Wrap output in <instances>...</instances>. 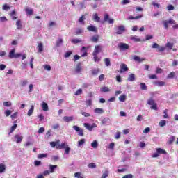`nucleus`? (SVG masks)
I'll use <instances>...</instances> for the list:
<instances>
[{
  "label": "nucleus",
  "instance_id": "obj_43",
  "mask_svg": "<svg viewBox=\"0 0 178 178\" xmlns=\"http://www.w3.org/2000/svg\"><path fill=\"white\" fill-rule=\"evenodd\" d=\"M106 66H111V60L108 58L104 59Z\"/></svg>",
  "mask_w": 178,
  "mask_h": 178
},
{
  "label": "nucleus",
  "instance_id": "obj_8",
  "mask_svg": "<svg viewBox=\"0 0 178 178\" xmlns=\"http://www.w3.org/2000/svg\"><path fill=\"white\" fill-rule=\"evenodd\" d=\"M118 48L121 51H126V49H129V44L126 43H120L118 44Z\"/></svg>",
  "mask_w": 178,
  "mask_h": 178
},
{
  "label": "nucleus",
  "instance_id": "obj_6",
  "mask_svg": "<svg viewBox=\"0 0 178 178\" xmlns=\"http://www.w3.org/2000/svg\"><path fill=\"white\" fill-rule=\"evenodd\" d=\"M104 22H108L109 24H113V23H115V19L109 18V15L108 14L104 15Z\"/></svg>",
  "mask_w": 178,
  "mask_h": 178
},
{
  "label": "nucleus",
  "instance_id": "obj_50",
  "mask_svg": "<svg viewBox=\"0 0 178 178\" xmlns=\"http://www.w3.org/2000/svg\"><path fill=\"white\" fill-rule=\"evenodd\" d=\"M85 143H86V139H81L78 142V147H81V145H83V144H85Z\"/></svg>",
  "mask_w": 178,
  "mask_h": 178
},
{
  "label": "nucleus",
  "instance_id": "obj_1",
  "mask_svg": "<svg viewBox=\"0 0 178 178\" xmlns=\"http://www.w3.org/2000/svg\"><path fill=\"white\" fill-rule=\"evenodd\" d=\"M115 31V34L120 35V34H123L124 31H126V27L124 25H120L114 29Z\"/></svg>",
  "mask_w": 178,
  "mask_h": 178
},
{
  "label": "nucleus",
  "instance_id": "obj_14",
  "mask_svg": "<svg viewBox=\"0 0 178 178\" xmlns=\"http://www.w3.org/2000/svg\"><path fill=\"white\" fill-rule=\"evenodd\" d=\"M42 111H44L45 112H48L49 111V108H48V104L43 102L41 105Z\"/></svg>",
  "mask_w": 178,
  "mask_h": 178
},
{
  "label": "nucleus",
  "instance_id": "obj_45",
  "mask_svg": "<svg viewBox=\"0 0 178 178\" xmlns=\"http://www.w3.org/2000/svg\"><path fill=\"white\" fill-rule=\"evenodd\" d=\"M109 120H111L108 118H105L102 120V124H106V123L109 122Z\"/></svg>",
  "mask_w": 178,
  "mask_h": 178
},
{
  "label": "nucleus",
  "instance_id": "obj_11",
  "mask_svg": "<svg viewBox=\"0 0 178 178\" xmlns=\"http://www.w3.org/2000/svg\"><path fill=\"white\" fill-rule=\"evenodd\" d=\"M63 120H64V122H66L67 123H69V122H73V120H74V116H64L63 118Z\"/></svg>",
  "mask_w": 178,
  "mask_h": 178
},
{
  "label": "nucleus",
  "instance_id": "obj_39",
  "mask_svg": "<svg viewBox=\"0 0 178 178\" xmlns=\"http://www.w3.org/2000/svg\"><path fill=\"white\" fill-rule=\"evenodd\" d=\"M88 168H90V169H95L97 168V164L95 163H90L88 165Z\"/></svg>",
  "mask_w": 178,
  "mask_h": 178
},
{
  "label": "nucleus",
  "instance_id": "obj_46",
  "mask_svg": "<svg viewBox=\"0 0 178 178\" xmlns=\"http://www.w3.org/2000/svg\"><path fill=\"white\" fill-rule=\"evenodd\" d=\"M3 106H6V107L12 106V102H4L3 103Z\"/></svg>",
  "mask_w": 178,
  "mask_h": 178
},
{
  "label": "nucleus",
  "instance_id": "obj_47",
  "mask_svg": "<svg viewBox=\"0 0 178 178\" xmlns=\"http://www.w3.org/2000/svg\"><path fill=\"white\" fill-rule=\"evenodd\" d=\"M108 148V149H111L112 151H113V149H115V143H110Z\"/></svg>",
  "mask_w": 178,
  "mask_h": 178
},
{
  "label": "nucleus",
  "instance_id": "obj_25",
  "mask_svg": "<svg viewBox=\"0 0 178 178\" xmlns=\"http://www.w3.org/2000/svg\"><path fill=\"white\" fill-rule=\"evenodd\" d=\"M140 90H142V91H147V90H148V88L147 87V85H145V83H140Z\"/></svg>",
  "mask_w": 178,
  "mask_h": 178
},
{
  "label": "nucleus",
  "instance_id": "obj_53",
  "mask_svg": "<svg viewBox=\"0 0 178 178\" xmlns=\"http://www.w3.org/2000/svg\"><path fill=\"white\" fill-rule=\"evenodd\" d=\"M84 31L80 28L77 29H76V35H80V34H81V33H83Z\"/></svg>",
  "mask_w": 178,
  "mask_h": 178
},
{
  "label": "nucleus",
  "instance_id": "obj_9",
  "mask_svg": "<svg viewBox=\"0 0 178 178\" xmlns=\"http://www.w3.org/2000/svg\"><path fill=\"white\" fill-rule=\"evenodd\" d=\"M120 67L119 73H124V72H127L129 70V67H127L126 64H121Z\"/></svg>",
  "mask_w": 178,
  "mask_h": 178
},
{
  "label": "nucleus",
  "instance_id": "obj_54",
  "mask_svg": "<svg viewBox=\"0 0 178 178\" xmlns=\"http://www.w3.org/2000/svg\"><path fill=\"white\" fill-rule=\"evenodd\" d=\"M33 88H34V86L32 84V83H31V84H29V93L30 94V92H33Z\"/></svg>",
  "mask_w": 178,
  "mask_h": 178
},
{
  "label": "nucleus",
  "instance_id": "obj_20",
  "mask_svg": "<svg viewBox=\"0 0 178 178\" xmlns=\"http://www.w3.org/2000/svg\"><path fill=\"white\" fill-rule=\"evenodd\" d=\"M111 91V89L108 88V86H104L100 88L101 92H109Z\"/></svg>",
  "mask_w": 178,
  "mask_h": 178
},
{
  "label": "nucleus",
  "instance_id": "obj_23",
  "mask_svg": "<svg viewBox=\"0 0 178 178\" xmlns=\"http://www.w3.org/2000/svg\"><path fill=\"white\" fill-rule=\"evenodd\" d=\"M75 72L76 73H80V72H81V63H79L76 65Z\"/></svg>",
  "mask_w": 178,
  "mask_h": 178
},
{
  "label": "nucleus",
  "instance_id": "obj_58",
  "mask_svg": "<svg viewBox=\"0 0 178 178\" xmlns=\"http://www.w3.org/2000/svg\"><path fill=\"white\" fill-rule=\"evenodd\" d=\"M165 47H167V48H170V49H172L173 48V44L170 42H167Z\"/></svg>",
  "mask_w": 178,
  "mask_h": 178
},
{
  "label": "nucleus",
  "instance_id": "obj_56",
  "mask_svg": "<svg viewBox=\"0 0 178 178\" xmlns=\"http://www.w3.org/2000/svg\"><path fill=\"white\" fill-rule=\"evenodd\" d=\"M81 94H83V90L79 89L78 90H76L74 95H81Z\"/></svg>",
  "mask_w": 178,
  "mask_h": 178
},
{
  "label": "nucleus",
  "instance_id": "obj_41",
  "mask_svg": "<svg viewBox=\"0 0 178 178\" xmlns=\"http://www.w3.org/2000/svg\"><path fill=\"white\" fill-rule=\"evenodd\" d=\"M91 147L92 148H98V142L97 140L93 141V143H91Z\"/></svg>",
  "mask_w": 178,
  "mask_h": 178
},
{
  "label": "nucleus",
  "instance_id": "obj_63",
  "mask_svg": "<svg viewBox=\"0 0 178 178\" xmlns=\"http://www.w3.org/2000/svg\"><path fill=\"white\" fill-rule=\"evenodd\" d=\"M74 176L76 177V178H83V177L81 176V173L80 172H76L74 174Z\"/></svg>",
  "mask_w": 178,
  "mask_h": 178
},
{
  "label": "nucleus",
  "instance_id": "obj_52",
  "mask_svg": "<svg viewBox=\"0 0 178 178\" xmlns=\"http://www.w3.org/2000/svg\"><path fill=\"white\" fill-rule=\"evenodd\" d=\"M150 108L153 109L154 111H158V106L156 103H154V104H152Z\"/></svg>",
  "mask_w": 178,
  "mask_h": 178
},
{
  "label": "nucleus",
  "instance_id": "obj_34",
  "mask_svg": "<svg viewBox=\"0 0 178 178\" xmlns=\"http://www.w3.org/2000/svg\"><path fill=\"white\" fill-rule=\"evenodd\" d=\"M118 99L120 102H124L126 101V95H121Z\"/></svg>",
  "mask_w": 178,
  "mask_h": 178
},
{
  "label": "nucleus",
  "instance_id": "obj_55",
  "mask_svg": "<svg viewBox=\"0 0 178 178\" xmlns=\"http://www.w3.org/2000/svg\"><path fill=\"white\" fill-rule=\"evenodd\" d=\"M43 67L45 70H47V72H51V67L49 65H44Z\"/></svg>",
  "mask_w": 178,
  "mask_h": 178
},
{
  "label": "nucleus",
  "instance_id": "obj_21",
  "mask_svg": "<svg viewBox=\"0 0 178 178\" xmlns=\"http://www.w3.org/2000/svg\"><path fill=\"white\" fill-rule=\"evenodd\" d=\"M16 26L17 30H22L23 26L22 25V21L20 19H18L16 22Z\"/></svg>",
  "mask_w": 178,
  "mask_h": 178
},
{
  "label": "nucleus",
  "instance_id": "obj_27",
  "mask_svg": "<svg viewBox=\"0 0 178 178\" xmlns=\"http://www.w3.org/2000/svg\"><path fill=\"white\" fill-rule=\"evenodd\" d=\"M130 39L134 42H140V41H141V40L137 38V36H131Z\"/></svg>",
  "mask_w": 178,
  "mask_h": 178
},
{
  "label": "nucleus",
  "instance_id": "obj_59",
  "mask_svg": "<svg viewBox=\"0 0 178 178\" xmlns=\"http://www.w3.org/2000/svg\"><path fill=\"white\" fill-rule=\"evenodd\" d=\"M149 131H151V129L149 127H147L143 130L144 134H147Z\"/></svg>",
  "mask_w": 178,
  "mask_h": 178
},
{
  "label": "nucleus",
  "instance_id": "obj_49",
  "mask_svg": "<svg viewBox=\"0 0 178 178\" xmlns=\"http://www.w3.org/2000/svg\"><path fill=\"white\" fill-rule=\"evenodd\" d=\"M65 149V154L66 155H69L70 154V147L69 146H67Z\"/></svg>",
  "mask_w": 178,
  "mask_h": 178
},
{
  "label": "nucleus",
  "instance_id": "obj_38",
  "mask_svg": "<svg viewBox=\"0 0 178 178\" xmlns=\"http://www.w3.org/2000/svg\"><path fill=\"white\" fill-rule=\"evenodd\" d=\"M141 17H143L142 15L136 16V17H133V16L131 15L129 17V20H137V19H141Z\"/></svg>",
  "mask_w": 178,
  "mask_h": 178
},
{
  "label": "nucleus",
  "instance_id": "obj_31",
  "mask_svg": "<svg viewBox=\"0 0 178 178\" xmlns=\"http://www.w3.org/2000/svg\"><path fill=\"white\" fill-rule=\"evenodd\" d=\"M28 83L29 81H27V79H24L20 81L22 87H26V86H27Z\"/></svg>",
  "mask_w": 178,
  "mask_h": 178
},
{
  "label": "nucleus",
  "instance_id": "obj_7",
  "mask_svg": "<svg viewBox=\"0 0 178 178\" xmlns=\"http://www.w3.org/2000/svg\"><path fill=\"white\" fill-rule=\"evenodd\" d=\"M102 51V46L101 45H96L95 47L94 51L92 53V55H98Z\"/></svg>",
  "mask_w": 178,
  "mask_h": 178
},
{
  "label": "nucleus",
  "instance_id": "obj_22",
  "mask_svg": "<svg viewBox=\"0 0 178 178\" xmlns=\"http://www.w3.org/2000/svg\"><path fill=\"white\" fill-rule=\"evenodd\" d=\"M6 170V165L3 163H0V174L3 173Z\"/></svg>",
  "mask_w": 178,
  "mask_h": 178
},
{
  "label": "nucleus",
  "instance_id": "obj_60",
  "mask_svg": "<svg viewBox=\"0 0 178 178\" xmlns=\"http://www.w3.org/2000/svg\"><path fill=\"white\" fill-rule=\"evenodd\" d=\"M21 67L22 69H27V62L22 63Z\"/></svg>",
  "mask_w": 178,
  "mask_h": 178
},
{
  "label": "nucleus",
  "instance_id": "obj_5",
  "mask_svg": "<svg viewBox=\"0 0 178 178\" xmlns=\"http://www.w3.org/2000/svg\"><path fill=\"white\" fill-rule=\"evenodd\" d=\"M83 126L87 129V130H89V131H92V129H95V127H97V124L93 123L91 125L88 123H84Z\"/></svg>",
  "mask_w": 178,
  "mask_h": 178
},
{
  "label": "nucleus",
  "instance_id": "obj_62",
  "mask_svg": "<svg viewBox=\"0 0 178 178\" xmlns=\"http://www.w3.org/2000/svg\"><path fill=\"white\" fill-rule=\"evenodd\" d=\"M6 116H10V114L12 113V111L10 110H6L4 112Z\"/></svg>",
  "mask_w": 178,
  "mask_h": 178
},
{
  "label": "nucleus",
  "instance_id": "obj_30",
  "mask_svg": "<svg viewBox=\"0 0 178 178\" xmlns=\"http://www.w3.org/2000/svg\"><path fill=\"white\" fill-rule=\"evenodd\" d=\"M128 80L129 81H134L136 80V76L134 74H130Z\"/></svg>",
  "mask_w": 178,
  "mask_h": 178
},
{
  "label": "nucleus",
  "instance_id": "obj_29",
  "mask_svg": "<svg viewBox=\"0 0 178 178\" xmlns=\"http://www.w3.org/2000/svg\"><path fill=\"white\" fill-rule=\"evenodd\" d=\"M38 52L41 54V52L44 51V45L42 44V43H39L38 45Z\"/></svg>",
  "mask_w": 178,
  "mask_h": 178
},
{
  "label": "nucleus",
  "instance_id": "obj_18",
  "mask_svg": "<svg viewBox=\"0 0 178 178\" xmlns=\"http://www.w3.org/2000/svg\"><path fill=\"white\" fill-rule=\"evenodd\" d=\"M104 111L103 108H95L94 110V113L97 114V115H102L104 113Z\"/></svg>",
  "mask_w": 178,
  "mask_h": 178
},
{
  "label": "nucleus",
  "instance_id": "obj_13",
  "mask_svg": "<svg viewBox=\"0 0 178 178\" xmlns=\"http://www.w3.org/2000/svg\"><path fill=\"white\" fill-rule=\"evenodd\" d=\"M99 40V35H95L90 38V41L92 42H98Z\"/></svg>",
  "mask_w": 178,
  "mask_h": 178
},
{
  "label": "nucleus",
  "instance_id": "obj_51",
  "mask_svg": "<svg viewBox=\"0 0 178 178\" xmlns=\"http://www.w3.org/2000/svg\"><path fill=\"white\" fill-rule=\"evenodd\" d=\"M147 104L148 105H154L155 104V100H154L152 98H150L148 101H147Z\"/></svg>",
  "mask_w": 178,
  "mask_h": 178
},
{
  "label": "nucleus",
  "instance_id": "obj_10",
  "mask_svg": "<svg viewBox=\"0 0 178 178\" xmlns=\"http://www.w3.org/2000/svg\"><path fill=\"white\" fill-rule=\"evenodd\" d=\"M69 145L65 143H63L61 144L58 143V145H56V149H65Z\"/></svg>",
  "mask_w": 178,
  "mask_h": 178
},
{
  "label": "nucleus",
  "instance_id": "obj_3",
  "mask_svg": "<svg viewBox=\"0 0 178 178\" xmlns=\"http://www.w3.org/2000/svg\"><path fill=\"white\" fill-rule=\"evenodd\" d=\"M153 49H158V52H163L166 48L165 47H160L158 43H153L152 45Z\"/></svg>",
  "mask_w": 178,
  "mask_h": 178
},
{
  "label": "nucleus",
  "instance_id": "obj_32",
  "mask_svg": "<svg viewBox=\"0 0 178 178\" xmlns=\"http://www.w3.org/2000/svg\"><path fill=\"white\" fill-rule=\"evenodd\" d=\"M109 176V171L108 170H106L103 172V174L102 175V178H106Z\"/></svg>",
  "mask_w": 178,
  "mask_h": 178
},
{
  "label": "nucleus",
  "instance_id": "obj_16",
  "mask_svg": "<svg viewBox=\"0 0 178 178\" xmlns=\"http://www.w3.org/2000/svg\"><path fill=\"white\" fill-rule=\"evenodd\" d=\"M88 31H92L93 33H97V26L91 25L87 27Z\"/></svg>",
  "mask_w": 178,
  "mask_h": 178
},
{
  "label": "nucleus",
  "instance_id": "obj_24",
  "mask_svg": "<svg viewBox=\"0 0 178 178\" xmlns=\"http://www.w3.org/2000/svg\"><path fill=\"white\" fill-rule=\"evenodd\" d=\"M71 42L72 44H80V42H83L81 39H72Z\"/></svg>",
  "mask_w": 178,
  "mask_h": 178
},
{
  "label": "nucleus",
  "instance_id": "obj_61",
  "mask_svg": "<svg viewBox=\"0 0 178 178\" xmlns=\"http://www.w3.org/2000/svg\"><path fill=\"white\" fill-rule=\"evenodd\" d=\"M156 86H159L160 87H162L165 86V82L163 81H158L156 83Z\"/></svg>",
  "mask_w": 178,
  "mask_h": 178
},
{
  "label": "nucleus",
  "instance_id": "obj_33",
  "mask_svg": "<svg viewBox=\"0 0 178 178\" xmlns=\"http://www.w3.org/2000/svg\"><path fill=\"white\" fill-rule=\"evenodd\" d=\"M33 112H34V106L32 105L31 106V108L29 110L27 115L28 116H31V115H33Z\"/></svg>",
  "mask_w": 178,
  "mask_h": 178
},
{
  "label": "nucleus",
  "instance_id": "obj_64",
  "mask_svg": "<svg viewBox=\"0 0 178 178\" xmlns=\"http://www.w3.org/2000/svg\"><path fill=\"white\" fill-rule=\"evenodd\" d=\"M133 175L131 174H128L124 177H122V178H133Z\"/></svg>",
  "mask_w": 178,
  "mask_h": 178
},
{
  "label": "nucleus",
  "instance_id": "obj_44",
  "mask_svg": "<svg viewBox=\"0 0 178 178\" xmlns=\"http://www.w3.org/2000/svg\"><path fill=\"white\" fill-rule=\"evenodd\" d=\"M99 73V69H94L92 70V74H93L94 76L98 74Z\"/></svg>",
  "mask_w": 178,
  "mask_h": 178
},
{
  "label": "nucleus",
  "instance_id": "obj_36",
  "mask_svg": "<svg viewBox=\"0 0 178 178\" xmlns=\"http://www.w3.org/2000/svg\"><path fill=\"white\" fill-rule=\"evenodd\" d=\"M59 143H60L59 140H58V141H56V142H51V143H50V145H51V147L52 148H55V147H56V146H57L58 145H59Z\"/></svg>",
  "mask_w": 178,
  "mask_h": 178
},
{
  "label": "nucleus",
  "instance_id": "obj_17",
  "mask_svg": "<svg viewBox=\"0 0 178 178\" xmlns=\"http://www.w3.org/2000/svg\"><path fill=\"white\" fill-rule=\"evenodd\" d=\"M25 12H26V15H28L29 16H31V15L34 13V11L33 10V9L29 8L28 7L25 8Z\"/></svg>",
  "mask_w": 178,
  "mask_h": 178
},
{
  "label": "nucleus",
  "instance_id": "obj_48",
  "mask_svg": "<svg viewBox=\"0 0 178 178\" xmlns=\"http://www.w3.org/2000/svg\"><path fill=\"white\" fill-rule=\"evenodd\" d=\"M156 152L159 154H166V151L163 150V149L158 148L156 149Z\"/></svg>",
  "mask_w": 178,
  "mask_h": 178
},
{
  "label": "nucleus",
  "instance_id": "obj_4",
  "mask_svg": "<svg viewBox=\"0 0 178 178\" xmlns=\"http://www.w3.org/2000/svg\"><path fill=\"white\" fill-rule=\"evenodd\" d=\"M8 56L10 59H13V58H20V56H22V54L19 53L15 54V49H13L10 51Z\"/></svg>",
  "mask_w": 178,
  "mask_h": 178
},
{
  "label": "nucleus",
  "instance_id": "obj_35",
  "mask_svg": "<svg viewBox=\"0 0 178 178\" xmlns=\"http://www.w3.org/2000/svg\"><path fill=\"white\" fill-rule=\"evenodd\" d=\"M84 20H86V16L82 15L79 19V22L81 24H85Z\"/></svg>",
  "mask_w": 178,
  "mask_h": 178
},
{
  "label": "nucleus",
  "instance_id": "obj_40",
  "mask_svg": "<svg viewBox=\"0 0 178 178\" xmlns=\"http://www.w3.org/2000/svg\"><path fill=\"white\" fill-rule=\"evenodd\" d=\"M93 19L95 20V22H99L101 20V18L98 17V14L95 13L93 15Z\"/></svg>",
  "mask_w": 178,
  "mask_h": 178
},
{
  "label": "nucleus",
  "instance_id": "obj_28",
  "mask_svg": "<svg viewBox=\"0 0 178 178\" xmlns=\"http://www.w3.org/2000/svg\"><path fill=\"white\" fill-rule=\"evenodd\" d=\"M56 168H58V165H49L50 173H54V172H55V169H56Z\"/></svg>",
  "mask_w": 178,
  "mask_h": 178
},
{
  "label": "nucleus",
  "instance_id": "obj_37",
  "mask_svg": "<svg viewBox=\"0 0 178 178\" xmlns=\"http://www.w3.org/2000/svg\"><path fill=\"white\" fill-rule=\"evenodd\" d=\"M159 126H160V127H164V126H166V120H161L159 123Z\"/></svg>",
  "mask_w": 178,
  "mask_h": 178
},
{
  "label": "nucleus",
  "instance_id": "obj_26",
  "mask_svg": "<svg viewBox=\"0 0 178 178\" xmlns=\"http://www.w3.org/2000/svg\"><path fill=\"white\" fill-rule=\"evenodd\" d=\"M134 59L136 61V62H143V60H145V58H141L139 56H134Z\"/></svg>",
  "mask_w": 178,
  "mask_h": 178
},
{
  "label": "nucleus",
  "instance_id": "obj_15",
  "mask_svg": "<svg viewBox=\"0 0 178 178\" xmlns=\"http://www.w3.org/2000/svg\"><path fill=\"white\" fill-rule=\"evenodd\" d=\"M81 57L84 58V56H87L88 54H87V47H83L81 49Z\"/></svg>",
  "mask_w": 178,
  "mask_h": 178
},
{
  "label": "nucleus",
  "instance_id": "obj_12",
  "mask_svg": "<svg viewBox=\"0 0 178 178\" xmlns=\"http://www.w3.org/2000/svg\"><path fill=\"white\" fill-rule=\"evenodd\" d=\"M14 138H15L17 144H20L23 141V136L19 134L15 135Z\"/></svg>",
  "mask_w": 178,
  "mask_h": 178
},
{
  "label": "nucleus",
  "instance_id": "obj_2",
  "mask_svg": "<svg viewBox=\"0 0 178 178\" xmlns=\"http://www.w3.org/2000/svg\"><path fill=\"white\" fill-rule=\"evenodd\" d=\"M162 24L164 26V28L168 30L169 29V24H176V21L170 18L169 20H163Z\"/></svg>",
  "mask_w": 178,
  "mask_h": 178
},
{
  "label": "nucleus",
  "instance_id": "obj_19",
  "mask_svg": "<svg viewBox=\"0 0 178 178\" xmlns=\"http://www.w3.org/2000/svg\"><path fill=\"white\" fill-rule=\"evenodd\" d=\"M63 44V39L58 38V40L56 42V47H59Z\"/></svg>",
  "mask_w": 178,
  "mask_h": 178
},
{
  "label": "nucleus",
  "instance_id": "obj_42",
  "mask_svg": "<svg viewBox=\"0 0 178 178\" xmlns=\"http://www.w3.org/2000/svg\"><path fill=\"white\" fill-rule=\"evenodd\" d=\"M93 59L95 62H100L101 58H99L98 54H93Z\"/></svg>",
  "mask_w": 178,
  "mask_h": 178
},
{
  "label": "nucleus",
  "instance_id": "obj_57",
  "mask_svg": "<svg viewBox=\"0 0 178 178\" xmlns=\"http://www.w3.org/2000/svg\"><path fill=\"white\" fill-rule=\"evenodd\" d=\"M175 74H176L175 72H172L168 75V79H173V77H175Z\"/></svg>",
  "mask_w": 178,
  "mask_h": 178
}]
</instances>
